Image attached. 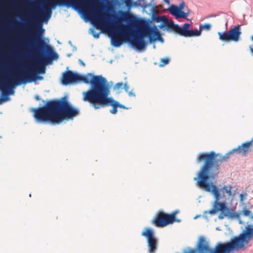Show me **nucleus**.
Segmentation results:
<instances>
[{
  "label": "nucleus",
  "mask_w": 253,
  "mask_h": 253,
  "mask_svg": "<svg viewBox=\"0 0 253 253\" xmlns=\"http://www.w3.org/2000/svg\"><path fill=\"white\" fill-rule=\"evenodd\" d=\"M230 155H231V154L230 153V151H229L225 155H223V158H225V160H227L229 158Z\"/></svg>",
  "instance_id": "nucleus-42"
},
{
  "label": "nucleus",
  "mask_w": 253,
  "mask_h": 253,
  "mask_svg": "<svg viewBox=\"0 0 253 253\" xmlns=\"http://www.w3.org/2000/svg\"><path fill=\"white\" fill-rule=\"evenodd\" d=\"M200 216V215H197V216H196L195 217V218H195V219H196V218H197V217H199V216Z\"/></svg>",
  "instance_id": "nucleus-54"
},
{
  "label": "nucleus",
  "mask_w": 253,
  "mask_h": 253,
  "mask_svg": "<svg viewBox=\"0 0 253 253\" xmlns=\"http://www.w3.org/2000/svg\"><path fill=\"white\" fill-rule=\"evenodd\" d=\"M238 212L240 213V215L242 214L244 216L249 217L250 219H253V214L249 209L247 208L246 206H244L242 211H238Z\"/></svg>",
  "instance_id": "nucleus-26"
},
{
  "label": "nucleus",
  "mask_w": 253,
  "mask_h": 253,
  "mask_svg": "<svg viewBox=\"0 0 253 253\" xmlns=\"http://www.w3.org/2000/svg\"><path fill=\"white\" fill-rule=\"evenodd\" d=\"M0 8H4L5 7V5L3 4V3H1V2L0 3Z\"/></svg>",
  "instance_id": "nucleus-48"
},
{
  "label": "nucleus",
  "mask_w": 253,
  "mask_h": 253,
  "mask_svg": "<svg viewBox=\"0 0 253 253\" xmlns=\"http://www.w3.org/2000/svg\"><path fill=\"white\" fill-rule=\"evenodd\" d=\"M0 98L1 97L3 103L10 100L11 98L9 94H8L4 91L3 85H0Z\"/></svg>",
  "instance_id": "nucleus-25"
},
{
  "label": "nucleus",
  "mask_w": 253,
  "mask_h": 253,
  "mask_svg": "<svg viewBox=\"0 0 253 253\" xmlns=\"http://www.w3.org/2000/svg\"><path fill=\"white\" fill-rule=\"evenodd\" d=\"M228 32L231 41L238 42L241 40L240 36L242 34L241 25L231 26Z\"/></svg>",
  "instance_id": "nucleus-18"
},
{
  "label": "nucleus",
  "mask_w": 253,
  "mask_h": 253,
  "mask_svg": "<svg viewBox=\"0 0 253 253\" xmlns=\"http://www.w3.org/2000/svg\"><path fill=\"white\" fill-rule=\"evenodd\" d=\"M111 45L116 48L120 47L124 43V41L116 37H110Z\"/></svg>",
  "instance_id": "nucleus-24"
},
{
  "label": "nucleus",
  "mask_w": 253,
  "mask_h": 253,
  "mask_svg": "<svg viewBox=\"0 0 253 253\" xmlns=\"http://www.w3.org/2000/svg\"><path fill=\"white\" fill-rule=\"evenodd\" d=\"M26 66L28 69H25L17 74V85L36 83L37 81L43 79L41 75L37 73V67L35 65H28Z\"/></svg>",
  "instance_id": "nucleus-11"
},
{
  "label": "nucleus",
  "mask_w": 253,
  "mask_h": 253,
  "mask_svg": "<svg viewBox=\"0 0 253 253\" xmlns=\"http://www.w3.org/2000/svg\"><path fill=\"white\" fill-rule=\"evenodd\" d=\"M163 1L165 2L167 5H169V6L171 4L169 0H163Z\"/></svg>",
  "instance_id": "nucleus-45"
},
{
  "label": "nucleus",
  "mask_w": 253,
  "mask_h": 253,
  "mask_svg": "<svg viewBox=\"0 0 253 253\" xmlns=\"http://www.w3.org/2000/svg\"><path fill=\"white\" fill-rule=\"evenodd\" d=\"M239 234L246 243L249 244L253 240V224L247 222V225Z\"/></svg>",
  "instance_id": "nucleus-17"
},
{
  "label": "nucleus",
  "mask_w": 253,
  "mask_h": 253,
  "mask_svg": "<svg viewBox=\"0 0 253 253\" xmlns=\"http://www.w3.org/2000/svg\"><path fill=\"white\" fill-rule=\"evenodd\" d=\"M3 104L1 97L0 98V105Z\"/></svg>",
  "instance_id": "nucleus-51"
},
{
  "label": "nucleus",
  "mask_w": 253,
  "mask_h": 253,
  "mask_svg": "<svg viewBox=\"0 0 253 253\" xmlns=\"http://www.w3.org/2000/svg\"><path fill=\"white\" fill-rule=\"evenodd\" d=\"M68 43L70 44V45L71 46H73V45L72 44V42H71V41H68Z\"/></svg>",
  "instance_id": "nucleus-50"
},
{
  "label": "nucleus",
  "mask_w": 253,
  "mask_h": 253,
  "mask_svg": "<svg viewBox=\"0 0 253 253\" xmlns=\"http://www.w3.org/2000/svg\"><path fill=\"white\" fill-rule=\"evenodd\" d=\"M217 201L218 200L213 203L211 210L205 211L204 212L203 216L204 218L208 219V213L213 215L219 211L220 213L218 216L219 219H223L224 217L230 219H236L238 220L240 224H245V222L241 218L240 213L238 212L235 211V208L228 207L225 201H221V202H218Z\"/></svg>",
  "instance_id": "nucleus-8"
},
{
  "label": "nucleus",
  "mask_w": 253,
  "mask_h": 253,
  "mask_svg": "<svg viewBox=\"0 0 253 253\" xmlns=\"http://www.w3.org/2000/svg\"><path fill=\"white\" fill-rule=\"evenodd\" d=\"M164 42L162 33L160 31L155 30V33H141L139 35L133 36L127 41V43L132 49L138 52L144 51L149 43H154L156 42Z\"/></svg>",
  "instance_id": "nucleus-6"
},
{
  "label": "nucleus",
  "mask_w": 253,
  "mask_h": 253,
  "mask_svg": "<svg viewBox=\"0 0 253 253\" xmlns=\"http://www.w3.org/2000/svg\"><path fill=\"white\" fill-rule=\"evenodd\" d=\"M102 77L101 75H95L92 73H87L86 74L79 73L77 71L69 70L67 67L62 74L60 82L63 86L81 83L90 85L89 89L82 93L83 100L86 102L90 92L97 85Z\"/></svg>",
  "instance_id": "nucleus-3"
},
{
  "label": "nucleus",
  "mask_w": 253,
  "mask_h": 253,
  "mask_svg": "<svg viewBox=\"0 0 253 253\" xmlns=\"http://www.w3.org/2000/svg\"><path fill=\"white\" fill-rule=\"evenodd\" d=\"M52 14L44 9L41 14V18L42 19V22H40L37 23V29L38 31L37 32H28L29 38L25 43L30 45L31 47H34L36 45H38L41 41H44L47 42L46 40H44L43 38L44 35L45 30L43 29L42 26L43 23L47 24L48 21L51 17Z\"/></svg>",
  "instance_id": "nucleus-10"
},
{
  "label": "nucleus",
  "mask_w": 253,
  "mask_h": 253,
  "mask_svg": "<svg viewBox=\"0 0 253 253\" xmlns=\"http://www.w3.org/2000/svg\"><path fill=\"white\" fill-rule=\"evenodd\" d=\"M122 15L123 18L120 19V22L122 24H132L136 20V16L129 11H122Z\"/></svg>",
  "instance_id": "nucleus-20"
},
{
  "label": "nucleus",
  "mask_w": 253,
  "mask_h": 253,
  "mask_svg": "<svg viewBox=\"0 0 253 253\" xmlns=\"http://www.w3.org/2000/svg\"><path fill=\"white\" fill-rule=\"evenodd\" d=\"M248 243L240 234L232 237L229 242H218L212 249L215 253H234L239 250H245Z\"/></svg>",
  "instance_id": "nucleus-9"
},
{
  "label": "nucleus",
  "mask_w": 253,
  "mask_h": 253,
  "mask_svg": "<svg viewBox=\"0 0 253 253\" xmlns=\"http://www.w3.org/2000/svg\"><path fill=\"white\" fill-rule=\"evenodd\" d=\"M179 212V211L178 210H176L172 212H171L170 214H168L169 218L171 219V218H173L174 217H175L176 214L178 213Z\"/></svg>",
  "instance_id": "nucleus-36"
},
{
  "label": "nucleus",
  "mask_w": 253,
  "mask_h": 253,
  "mask_svg": "<svg viewBox=\"0 0 253 253\" xmlns=\"http://www.w3.org/2000/svg\"><path fill=\"white\" fill-rule=\"evenodd\" d=\"M186 6L184 1H182L178 5H177V7H178V8L181 11V13L185 10Z\"/></svg>",
  "instance_id": "nucleus-35"
},
{
  "label": "nucleus",
  "mask_w": 253,
  "mask_h": 253,
  "mask_svg": "<svg viewBox=\"0 0 253 253\" xmlns=\"http://www.w3.org/2000/svg\"><path fill=\"white\" fill-rule=\"evenodd\" d=\"M57 42L59 43V44H60V42L58 41H57Z\"/></svg>",
  "instance_id": "nucleus-59"
},
{
  "label": "nucleus",
  "mask_w": 253,
  "mask_h": 253,
  "mask_svg": "<svg viewBox=\"0 0 253 253\" xmlns=\"http://www.w3.org/2000/svg\"><path fill=\"white\" fill-rule=\"evenodd\" d=\"M218 175L215 174H209L205 177L198 178H194L193 180L196 181V185L197 187L203 189L207 192L211 194L214 199V202H221L220 200L222 197H225L224 194H227L228 197L232 195L231 189L232 187L231 185L228 184L224 185L221 188H219L217 185L214 183Z\"/></svg>",
  "instance_id": "nucleus-5"
},
{
  "label": "nucleus",
  "mask_w": 253,
  "mask_h": 253,
  "mask_svg": "<svg viewBox=\"0 0 253 253\" xmlns=\"http://www.w3.org/2000/svg\"><path fill=\"white\" fill-rule=\"evenodd\" d=\"M112 85V82L109 83L105 77H102L97 85L90 92L86 102L89 103L90 106L94 109L111 106L110 113L116 114L119 108V101L115 100L113 97L109 96Z\"/></svg>",
  "instance_id": "nucleus-2"
},
{
  "label": "nucleus",
  "mask_w": 253,
  "mask_h": 253,
  "mask_svg": "<svg viewBox=\"0 0 253 253\" xmlns=\"http://www.w3.org/2000/svg\"><path fill=\"white\" fill-rule=\"evenodd\" d=\"M133 7H141L143 11H144L147 8L151 7V13H155L156 6L151 4V2L147 3L145 0H136L133 3Z\"/></svg>",
  "instance_id": "nucleus-19"
},
{
  "label": "nucleus",
  "mask_w": 253,
  "mask_h": 253,
  "mask_svg": "<svg viewBox=\"0 0 253 253\" xmlns=\"http://www.w3.org/2000/svg\"><path fill=\"white\" fill-rule=\"evenodd\" d=\"M72 53H68L67 54V56L68 57H71L72 56Z\"/></svg>",
  "instance_id": "nucleus-53"
},
{
  "label": "nucleus",
  "mask_w": 253,
  "mask_h": 253,
  "mask_svg": "<svg viewBox=\"0 0 253 253\" xmlns=\"http://www.w3.org/2000/svg\"><path fill=\"white\" fill-rule=\"evenodd\" d=\"M169 13L174 17V18L179 21V19L182 18V13L177 7V5L171 4L170 6L166 9Z\"/></svg>",
  "instance_id": "nucleus-21"
},
{
  "label": "nucleus",
  "mask_w": 253,
  "mask_h": 253,
  "mask_svg": "<svg viewBox=\"0 0 253 253\" xmlns=\"http://www.w3.org/2000/svg\"><path fill=\"white\" fill-rule=\"evenodd\" d=\"M252 41L253 42V36H252Z\"/></svg>",
  "instance_id": "nucleus-57"
},
{
  "label": "nucleus",
  "mask_w": 253,
  "mask_h": 253,
  "mask_svg": "<svg viewBox=\"0 0 253 253\" xmlns=\"http://www.w3.org/2000/svg\"><path fill=\"white\" fill-rule=\"evenodd\" d=\"M42 101V104L31 109L33 117L38 124L59 125L64 121L73 120L80 114L79 108L69 101L68 95L59 99Z\"/></svg>",
  "instance_id": "nucleus-1"
},
{
  "label": "nucleus",
  "mask_w": 253,
  "mask_h": 253,
  "mask_svg": "<svg viewBox=\"0 0 253 253\" xmlns=\"http://www.w3.org/2000/svg\"><path fill=\"white\" fill-rule=\"evenodd\" d=\"M156 227H164L169 224L168 213L159 211L152 221Z\"/></svg>",
  "instance_id": "nucleus-16"
},
{
  "label": "nucleus",
  "mask_w": 253,
  "mask_h": 253,
  "mask_svg": "<svg viewBox=\"0 0 253 253\" xmlns=\"http://www.w3.org/2000/svg\"><path fill=\"white\" fill-rule=\"evenodd\" d=\"M35 99H36L37 100H41V98H40V96L39 95H36L35 96Z\"/></svg>",
  "instance_id": "nucleus-46"
},
{
  "label": "nucleus",
  "mask_w": 253,
  "mask_h": 253,
  "mask_svg": "<svg viewBox=\"0 0 253 253\" xmlns=\"http://www.w3.org/2000/svg\"><path fill=\"white\" fill-rule=\"evenodd\" d=\"M127 93L129 96H133V97L135 96V94L134 92H133L132 91H128Z\"/></svg>",
  "instance_id": "nucleus-43"
},
{
  "label": "nucleus",
  "mask_w": 253,
  "mask_h": 253,
  "mask_svg": "<svg viewBox=\"0 0 253 253\" xmlns=\"http://www.w3.org/2000/svg\"><path fill=\"white\" fill-rule=\"evenodd\" d=\"M89 31V33L91 34L93 37L96 39H97L99 38L100 35L101 33V32H96L93 27L90 28Z\"/></svg>",
  "instance_id": "nucleus-30"
},
{
  "label": "nucleus",
  "mask_w": 253,
  "mask_h": 253,
  "mask_svg": "<svg viewBox=\"0 0 253 253\" xmlns=\"http://www.w3.org/2000/svg\"><path fill=\"white\" fill-rule=\"evenodd\" d=\"M47 42L41 41L39 44L33 47L38 53L44 59V64H35L37 67V73L42 75L45 73V66L51 65L53 60L59 58L58 54L55 51L53 46L48 44L49 40L48 38H43Z\"/></svg>",
  "instance_id": "nucleus-7"
},
{
  "label": "nucleus",
  "mask_w": 253,
  "mask_h": 253,
  "mask_svg": "<svg viewBox=\"0 0 253 253\" xmlns=\"http://www.w3.org/2000/svg\"><path fill=\"white\" fill-rule=\"evenodd\" d=\"M29 197H31V194H29Z\"/></svg>",
  "instance_id": "nucleus-60"
},
{
  "label": "nucleus",
  "mask_w": 253,
  "mask_h": 253,
  "mask_svg": "<svg viewBox=\"0 0 253 253\" xmlns=\"http://www.w3.org/2000/svg\"><path fill=\"white\" fill-rule=\"evenodd\" d=\"M124 2L125 3L126 7L128 10H130L133 7L134 0H124Z\"/></svg>",
  "instance_id": "nucleus-31"
},
{
  "label": "nucleus",
  "mask_w": 253,
  "mask_h": 253,
  "mask_svg": "<svg viewBox=\"0 0 253 253\" xmlns=\"http://www.w3.org/2000/svg\"><path fill=\"white\" fill-rule=\"evenodd\" d=\"M199 28L202 30H210L211 28V25L210 23H205L200 24Z\"/></svg>",
  "instance_id": "nucleus-33"
},
{
  "label": "nucleus",
  "mask_w": 253,
  "mask_h": 253,
  "mask_svg": "<svg viewBox=\"0 0 253 253\" xmlns=\"http://www.w3.org/2000/svg\"><path fill=\"white\" fill-rule=\"evenodd\" d=\"M169 21L166 15H163L162 16H157L155 15V16L154 18V21L156 23H162V22H166Z\"/></svg>",
  "instance_id": "nucleus-28"
},
{
  "label": "nucleus",
  "mask_w": 253,
  "mask_h": 253,
  "mask_svg": "<svg viewBox=\"0 0 253 253\" xmlns=\"http://www.w3.org/2000/svg\"><path fill=\"white\" fill-rule=\"evenodd\" d=\"M216 16V14H211V15H210L209 17H215Z\"/></svg>",
  "instance_id": "nucleus-49"
},
{
  "label": "nucleus",
  "mask_w": 253,
  "mask_h": 253,
  "mask_svg": "<svg viewBox=\"0 0 253 253\" xmlns=\"http://www.w3.org/2000/svg\"><path fill=\"white\" fill-rule=\"evenodd\" d=\"M71 47H72V48H73V49H72V50H73V51H76L77 50V47H76L75 46L73 45V46H72Z\"/></svg>",
  "instance_id": "nucleus-47"
},
{
  "label": "nucleus",
  "mask_w": 253,
  "mask_h": 253,
  "mask_svg": "<svg viewBox=\"0 0 253 253\" xmlns=\"http://www.w3.org/2000/svg\"><path fill=\"white\" fill-rule=\"evenodd\" d=\"M190 25V24L185 23L180 26L177 24H175L172 20L171 32H174L181 36L188 37Z\"/></svg>",
  "instance_id": "nucleus-15"
},
{
  "label": "nucleus",
  "mask_w": 253,
  "mask_h": 253,
  "mask_svg": "<svg viewBox=\"0 0 253 253\" xmlns=\"http://www.w3.org/2000/svg\"><path fill=\"white\" fill-rule=\"evenodd\" d=\"M13 81L14 83H12L10 84L9 85H7L5 84H0V85L4 86V91L6 92L9 95H13L15 93V88L17 86V75L13 78Z\"/></svg>",
  "instance_id": "nucleus-22"
},
{
  "label": "nucleus",
  "mask_w": 253,
  "mask_h": 253,
  "mask_svg": "<svg viewBox=\"0 0 253 253\" xmlns=\"http://www.w3.org/2000/svg\"><path fill=\"white\" fill-rule=\"evenodd\" d=\"M154 0H151L150 2H151V4H152V2H153Z\"/></svg>",
  "instance_id": "nucleus-55"
},
{
  "label": "nucleus",
  "mask_w": 253,
  "mask_h": 253,
  "mask_svg": "<svg viewBox=\"0 0 253 253\" xmlns=\"http://www.w3.org/2000/svg\"><path fill=\"white\" fill-rule=\"evenodd\" d=\"M3 104L1 97L0 98V105Z\"/></svg>",
  "instance_id": "nucleus-52"
},
{
  "label": "nucleus",
  "mask_w": 253,
  "mask_h": 253,
  "mask_svg": "<svg viewBox=\"0 0 253 253\" xmlns=\"http://www.w3.org/2000/svg\"><path fill=\"white\" fill-rule=\"evenodd\" d=\"M181 221V219L176 218V217H174L173 218H171L169 219V224H172L174 222H180Z\"/></svg>",
  "instance_id": "nucleus-37"
},
{
  "label": "nucleus",
  "mask_w": 253,
  "mask_h": 253,
  "mask_svg": "<svg viewBox=\"0 0 253 253\" xmlns=\"http://www.w3.org/2000/svg\"><path fill=\"white\" fill-rule=\"evenodd\" d=\"M223 157V155L213 151L200 153L197 157L196 161L197 163L203 162V164L194 178L205 177L208 173L218 175L220 172L219 163L226 161Z\"/></svg>",
  "instance_id": "nucleus-4"
},
{
  "label": "nucleus",
  "mask_w": 253,
  "mask_h": 253,
  "mask_svg": "<svg viewBox=\"0 0 253 253\" xmlns=\"http://www.w3.org/2000/svg\"><path fill=\"white\" fill-rule=\"evenodd\" d=\"M170 59L169 57L163 58L161 59L160 64L159 66L162 67L165 65L168 64L169 62Z\"/></svg>",
  "instance_id": "nucleus-34"
},
{
  "label": "nucleus",
  "mask_w": 253,
  "mask_h": 253,
  "mask_svg": "<svg viewBox=\"0 0 253 253\" xmlns=\"http://www.w3.org/2000/svg\"><path fill=\"white\" fill-rule=\"evenodd\" d=\"M172 20L170 19L168 21L162 22L160 25L156 26L155 24L150 25L145 28L141 33H155V30L159 31L161 29L163 31H167L168 32H171Z\"/></svg>",
  "instance_id": "nucleus-14"
},
{
  "label": "nucleus",
  "mask_w": 253,
  "mask_h": 253,
  "mask_svg": "<svg viewBox=\"0 0 253 253\" xmlns=\"http://www.w3.org/2000/svg\"><path fill=\"white\" fill-rule=\"evenodd\" d=\"M230 153L231 154L236 153L237 154H242L243 156H245L248 153L246 148L245 147L244 143H242L241 145L238 146L237 148H235L230 151Z\"/></svg>",
  "instance_id": "nucleus-23"
},
{
  "label": "nucleus",
  "mask_w": 253,
  "mask_h": 253,
  "mask_svg": "<svg viewBox=\"0 0 253 253\" xmlns=\"http://www.w3.org/2000/svg\"><path fill=\"white\" fill-rule=\"evenodd\" d=\"M78 61H79V63L81 65H82V66H84H84H85V64L84 62L83 61H82V60L81 59H79Z\"/></svg>",
  "instance_id": "nucleus-44"
},
{
  "label": "nucleus",
  "mask_w": 253,
  "mask_h": 253,
  "mask_svg": "<svg viewBox=\"0 0 253 253\" xmlns=\"http://www.w3.org/2000/svg\"><path fill=\"white\" fill-rule=\"evenodd\" d=\"M141 236L146 240L148 253H156L158 250V240L155 231L150 227H146L141 233Z\"/></svg>",
  "instance_id": "nucleus-13"
},
{
  "label": "nucleus",
  "mask_w": 253,
  "mask_h": 253,
  "mask_svg": "<svg viewBox=\"0 0 253 253\" xmlns=\"http://www.w3.org/2000/svg\"><path fill=\"white\" fill-rule=\"evenodd\" d=\"M247 196V194L246 193L240 194L239 195L240 201L243 202Z\"/></svg>",
  "instance_id": "nucleus-39"
},
{
  "label": "nucleus",
  "mask_w": 253,
  "mask_h": 253,
  "mask_svg": "<svg viewBox=\"0 0 253 253\" xmlns=\"http://www.w3.org/2000/svg\"><path fill=\"white\" fill-rule=\"evenodd\" d=\"M201 35V31L200 29L199 30L197 29H195L194 30H189V34L188 37H198L200 36Z\"/></svg>",
  "instance_id": "nucleus-29"
},
{
  "label": "nucleus",
  "mask_w": 253,
  "mask_h": 253,
  "mask_svg": "<svg viewBox=\"0 0 253 253\" xmlns=\"http://www.w3.org/2000/svg\"><path fill=\"white\" fill-rule=\"evenodd\" d=\"M153 47H154V48H155L156 46H155V44L153 45Z\"/></svg>",
  "instance_id": "nucleus-58"
},
{
  "label": "nucleus",
  "mask_w": 253,
  "mask_h": 253,
  "mask_svg": "<svg viewBox=\"0 0 253 253\" xmlns=\"http://www.w3.org/2000/svg\"><path fill=\"white\" fill-rule=\"evenodd\" d=\"M219 227H216V230H219Z\"/></svg>",
  "instance_id": "nucleus-56"
},
{
  "label": "nucleus",
  "mask_w": 253,
  "mask_h": 253,
  "mask_svg": "<svg viewBox=\"0 0 253 253\" xmlns=\"http://www.w3.org/2000/svg\"><path fill=\"white\" fill-rule=\"evenodd\" d=\"M123 85H124V87L123 88L125 89V91L127 92L128 91V89H129L128 85L126 83H125L124 84H123Z\"/></svg>",
  "instance_id": "nucleus-40"
},
{
  "label": "nucleus",
  "mask_w": 253,
  "mask_h": 253,
  "mask_svg": "<svg viewBox=\"0 0 253 253\" xmlns=\"http://www.w3.org/2000/svg\"><path fill=\"white\" fill-rule=\"evenodd\" d=\"M190 13V10L188 8L187 6L186 7L185 10L182 12V19L187 20L188 21H190L189 19L188 18V16Z\"/></svg>",
  "instance_id": "nucleus-32"
},
{
  "label": "nucleus",
  "mask_w": 253,
  "mask_h": 253,
  "mask_svg": "<svg viewBox=\"0 0 253 253\" xmlns=\"http://www.w3.org/2000/svg\"><path fill=\"white\" fill-rule=\"evenodd\" d=\"M123 85L122 82H119L117 83L114 86L113 89L114 90L118 89Z\"/></svg>",
  "instance_id": "nucleus-38"
},
{
  "label": "nucleus",
  "mask_w": 253,
  "mask_h": 253,
  "mask_svg": "<svg viewBox=\"0 0 253 253\" xmlns=\"http://www.w3.org/2000/svg\"><path fill=\"white\" fill-rule=\"evenodd\" d=\"M218 35L219 36V39L221 41H227L230 42L231 39L229 35V32L228 31H224L222 32H218Z\"/></svg>",
  "instance_id": "nucleus-27"
},
{
  "label": "nucleus",
  "mask_w": 253,
  "mask_h": 253,
  "mask_svg": "<svg viewBox=\"0 0 253 253\" xmlns=\"http://www.w3.org/2000/svg\"><path fill=\"white\" fill-rule=\"evenodd\" d=\"M87 0H60L56 2H53L50 5H47L44 9L52 14V11L55 10L56 7H65L67 8L71 6L76 7L81 10L83 12L85 13V10L83 6V4L86 2Z\"/></svg>",
  "instance_id": "nucleus-12"
},
{
  "label": "nucleus",
  "mask_w": 253,
  "mask_h": 253,
  "mask_svg": "<svg viewBox=\"0 0 253 253\" xmlns=\"http://www.w3.org/2000/svg\"><path fill=\"white\" fill-rule=\"evenodd\" d=\"M118 107H119V108L124 109H129V108L126 107L124 105L120 103L119 102V106Z\"/></svg>",
  "instance_id": "nucleus-41"
}]
</instances>
